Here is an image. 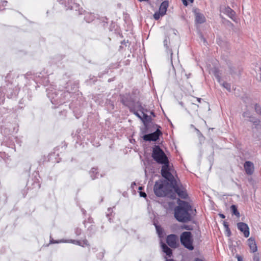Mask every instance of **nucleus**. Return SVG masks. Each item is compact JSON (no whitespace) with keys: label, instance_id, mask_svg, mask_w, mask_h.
<instances>
[{"label":"nucleus","instance_id":"nucleus-1","mask_svg":"<svg viewBox=\"0 0 261 261\" xmlns=\"http://www.w3.org/2000/svg\"><path fill=\"white\" fill-rule=\"evenodd\" d=\"M151 156L156 163L163 165L161 173L163 177L172 173V168L169 165L168 158L159 145H154L152 147Z\"/></svg>","mask_w":261,"mask_h":261},{"label":"nucleus","instance_id":"nucleus-2","mask_svg":"<svg viewBox=\"0 0 261 261\" xmlns=\"http://www.w3.org/2000/svg\"><path fill=\"white\" fill-rule=\"evenodd\" d=\"M195 213L196 210H193L188 202L180 201L174 210V217L178 221L186 223L192 220V215H195Z\"/></svg>","mask_w":261,"mask_h":261},{"label":"nucleus","instance_id":"nucleus-3","mask_svg":"<svg viewBox=\"0 0 261 261\" xmlns=\"http://www.w3.org/2000/svg\"><path fill=\"white\" fill-rule=\"evenodd\" d=\"M164 178L169 182L170 187L174 189V191L180 198H187L188 194L186 189L181 185H179L177 184L172 173L168 174L165 177H164Z\"/></svg>","mask_w":261,"mask_h":261},{"label":"nucleus","instance_id":"nucleus-4","mask_svg":"<svg viewBox=\"0 0 261 261\" xmlns=\"http://www.w3.org/2000/svg\"><path fill=\"white\" fill-rule=\"evenodd\" d=\"M169 182L165 180H159L156 181L153 187V191L155 195L158 197H163L167 196L171 191Z\"/></svg>","mask_w":261,"mask_h":261},{"label":"nucleus","instance_id":"nucleus-5","mask_svg":"<svg viewBox=\"0 0 261 261\" xmlns=\"http://www.w3.org/2000/svg\"><path fill=\"white\" fill-rule=\"evenodd\" d=\"M66 94H69L68 92H63L62 91L56 92L54 90V92L48 91L47 96L50 99L51 102L55 105H60L65 102L64 97Z\"/></svg>","mask_w":261,"mask_h":261},{"label":"nucleus","instance_id":"nucleus-6","mask_svg":"<svg viewBox=\"0 0 261 261\" xmlns=\"http://www.w3.org/2000/svg\"><path fill=\"white\" fill-rule=\"evenodd\" d=\"M180 241L181 245L185 248L190 251L194 250L193 240L192 233L190 231H184L182 232L180 236Z\"/></svg>","mask_w":261,"mask_h":261},{"label":"nucleus","instance_id":"nucleus-7","mask_svg":"<svg viewBox=\"0 0 261 261\" xmlns=\"http://www.w3.org/2000/svg\"><path fill=\"white\" fill-rule=\"evenodd\" d=\"M157 127L156 130L150 134L144 135L143 136V139L145 141H156L159 139L160 136L162 135V132L160 130V128L161 127L160 126L158 125H155Z\"/></svg>","mask_w":261,"mask_h":261},{"label":"nucleus","instance_id":"nucleus-8","mask_svg":"<svg viewBox=\"0 0 261 261\" xmlns=\"http://www.w3.org/2000/svg\"><path fill=\"white\" fill-rule=\"evenodd\" d=\"M60 4L63 5L66 10H74L79 11L80 10V5L77 3L72 2L71 0H57Z\"/></svg>","mask_w":261,"mask_h":261},{"label":"nucleus","instance_id":"nucleus-9","mask_svg":"<svg viewBox=\"0 0 261 261\" xmlns=\"http://www.w3.org/2000/svg\"><path fill=\"white\" fill-rule=\"evenodd\" d=\"M30 75H32L31 72H28L25 75V77L27 79H28ZM33 77H31V78H32L33 80H34L36 82L40 83V84H43L45 85V82L47 83L48 82V80L45 78L43 80H42V73H36L34 74L33 75Z\"/></svg>","mask_w":261,"mask_h":261},{"label":"nucleus","instance_id":"nucleus-10","mask_svg":"<svg viewBox=\"0 0 261 261\" xmlns=\"http://www.w3.org/2000/svg\"><path fill=\"white\" fill-rule=\"evenodd\" d=\"M121 102L124 105L127 107L129 110H134L133 107H134L135 101L129 95H123L121 98Z\"/></svg>","mask_w":261,"mask_h":261},{"label":"nucleus","instance_id":"nucleus-11","mask_svg":"<svg viewBox=\"0 0 261 261\" xmlns=\"http://www.w3.org/2000/svg\"><path fill=\"white\" fill-rule=\"evenodd\" d=\"M166 242L170 247L176 248L177 247V236L174 234L168 235L167 237Z\"/></svg>","mask_w":261,"mask_h":261},{"label":"nucleus","instance_id":"nucleus-12","mask_svg":"<svg viewBox=\"0 0 261 261\" xmlns=\"http://www.w3.org/2000/svg\"><path fill=\"white\" fill-rule=\"evenodd\" d=\"M238 228L241 232H243L245 238L249 236L250 232L248 226L245 223L239 222L237 224Z\"/></svg>","mask_w":261,"mask_h":261},{"label":"nucleus","instance_id":"nucleus-13","mask_svg":"<svg viewBox=\"0 0 261 261\" xmlns=\"http://www.w3.org/2000/svg\"><path fill=\"white\" fill-rule=\"evenodd\" d=\"M244 168L247 174L252 175L254 172V167L253 164L250 161H246L244 164Z\"/></svg>","mask_w":261,"mask_h":261},{"label":"nucleus","instance_id":"nucleus-14","mask_svg":"<svg viewBox=\"0 0 261 261\" xmlns=\"http://www.w3.org/2000/svg\"><path fill=\"white\" fill-rule=\"evenodd\" d=\"M164 47L166 48V51L167 53L170 55L171 60L172 59V51L171 48L170 47V39L168 36H166L163 41Z\"/></svg>","mask_w":261,"mask_h":261},{"label":"nucleus","instance_id":"nucleus-15","mask_svg":"<svg viewBox=\"0 0 261 261\" xmlns=\"http://www.w3.org/2000/svg\"><path fill=\"white\" fill-rule=\"evenodd\" d=\"M247 243L251 252L254 253L257 251V247L254 238L251 237L248 239L247 240Z\"/></svg>","mask_w":261,"mask_h":261},{"label":"nucleus","instance_id":"nucleus-16","mask_svg":"<svg viewBox=\"0 0 261 261\" xmlns=\"http://www.w3.org/2000/svg\"><path fill=\"white\" fill-rule=\"evenodd\" d=\"M133 109H134V110H129L131 112H132L133 113H134L139 119H140L143 121V122L144 123V124L145 125H146V121H149V120L151 119V118L149 116H148V118H147V119H144V116L143 115L142 116L138 113V112L137 111V109L136 108V107L135 106L133 107Z\"/></svg>","mask_w":261,"mask_h":261},{"label":"nucleus","instance_id":"nucleus-17","mask_svg":"<svg viewBox=\"0 0 261 261\" xmlns=\"http://www.w3.org/2000/svg\"><path fill=\"white\" fill-rule=\"evenodd\" d=\"M169 6L168 1H165L162 3L159 8V11L161 13L162 15H164L167 11V9Z\"/></svg>","mask_w":261,"mask_h":261},{"label":"nucleus","instance_id":"nucleus-18","mask_svg":"<svg viewBox=\"0 0 261 261\" xmlns=\"http://www.w3.org/2000/svg\"><path fill=\"white\" fill-rule=\"evenodd\" d=\"M134 106L137 109V111H139L141 112V114L144 116V119H147V118H148V116L147 114H145V113L144 112V109L142 106V105L140 102H135Z\"/></svg>","mask_w":261,"mask_h":261},{"label":"nucleus","instance_id":"nucleus-19","mask_svg":"<svg viewBox=\"0 0 261 261\" xmlns=\"http://www.w3.org/2000/svg\"><path fill=\"white\" fill-rule=\"evenodd\" d=\"M205 21L204 15L199 12H195V21L198 23H202Z\"/></svg>","mask_w":261,"mask_h":261},{"label":"nucleus","instance_id":"nucleus-20","mask_svg":"<svg viewBox=\"0 0 261 261\" xmlns=\"http://www.w3.org/2000/svg\"><path fill=\"white\" fill-rule=\"evenodd\" d=\"M162 248L163 251L166 253V255L168 257H171L172 255V250L166 244L164 243L162 244Z\"/></svg>","mask_w":261,"mask_h":261},{"label":"nucleus","instance_id":"nucleus-21","mask_svg":"<svg viewBox=\"0 0 261 261\" xmlns=\"http://www.w3.org/2000/svg\"><path fill=\"white\" fill-rule=\"evenodd\" d=\"M78 240H64L62 239L58 241L50 240L51 243H70L76 245Z\"/></svg>","mask_w":261,"mask_h":261},{"label":"nucleus","instance_id":"nucleus-22","mask_svg":"<svg viewBox=\"0 0 261 261\" xmlns=\"http://www.w3.org/2000/svg\"><path fill=\"white\" fill-rule=\"evenodd\" d=\"M224 13L232 19H233V17L235 16V12L228 7L225 8Z\"/></svg>","mask_w":261,"mask_h":261},{"label":"nucleus","instance_id":"nucleus-23","mask_svg":"<svg viewBox=\"0 0 261 261\" xmlns=\"http://www.w3.org/2000/svg\"><path fill=\"white\" fill-rule=\"evenodd\" d=\"M89 174L93 180L98 178L99 176V173L97 171V169L96 168H92L90 170Z\"/></svg>","mask_w":261,"mask_h":261},{"label":"nucleus","instance_id":"nucleus-24","mask_svg":"<svg viewBox=\"0 0 261 261\" xmlns=\"http://www.w3.org/2000/svg\"><path fill=\"white\" fill-rule=\"evenodd\" d=\"M249 121L252 123L255 126H259L260 123V120L251 116L249 119Z\"/></svg>","mask_w":261,"mask_h":261},{"label":"nucleus","instance_id":"nucleus-25","mask_svg":"<svg viewBox=\"0 0 261 261\" xmlns=\"http://www.w3.org/2000/svg\"><path fill=\"white\" fill-rule=\"evenodd\" d=\"M95 15L93 14L87 13L85 14L84 19L87 22H91L95 19Z\"/></svg>","mask_w":261,"mask_h":261},{"label":"nucleus","instance_id":"nucleus-26","mask_svg":"<svg viewBox=\"0 0 261 261\" xmlns=\"http://www.w3.org/2000/svg\"><path fill=\"white\" fill-rule=\"evenodd\" d=\"M230 209L232 211V213L233 215L236 216L238 217H239L240 216V213L238 212L237 207L235 205H232L230 206Z\"/></svg>","mask_w":261,"mask_h":261},{"label":"nucleus","instance_id":"nucleus-27","mask_svg":"<svg viewBox=\"0 0 261 261\" xmlns=\"http://www.w3.org/2000/svg\"><path fill=\"white\" fill-rule=\"evenodd\" d=\"M5 100V93L3 89L0 88V105L4 104Z\"/></svg>","mask_w":261,"mask_h":261},{"label":"nucleus","instance_id":"nucleus-28","mask_svg":"<svg viewBox=\"0 0 261 261\" xmlns=\"http://www.w3.org/2000/svg\"><path fill=\"white\" fill-rule=\"evenodd\" d=\"M254 110L256 112V113L257 115L261 116V107L258 105L257 103H256L254 106ZM261 119V118H260Z\"/></svg>","mask_w":261,"mask_h":261},{"label":"nucleus","instance_id":"nucleus-29","mask_svg":"<svg viewBox=\"0 0 261 261\" xmlns=\"http://www.w3.org/2000/svg\"><path fill=\"white\" fill-rule=\"evenodd\" d=\"M221 85L227 89L228 91H231V85L229 83L227 82H223V83H221Z\"/></svg>","mask_w":261,"mask_h":261},{"label":"nucleus","instance_id":"nucleus-30","mask_svg":"<svg viewBox=\"0 0 261 261\" xmlns=\"http://www.w3.org/2000/svg\"><path fill=\"white\" fill-rule=\"evenodd\" d=\"M223 225H224V227L225 228L227 232V236H229L231 234V231H230V229L229 228V225H228L227 222L224 221L223 222Z\"/></svg>","mask_w":261,"mask_h":261},{"label":"nucleus","instance_id":"nucleus-31","mask_svg":"<svg viewBox=\"0 0 261 261\" xmlns=\"http://www.w3.org/2000/svg\"><path fill=\"white\" fill-rule=\"evenodd\" d=\"M81 247H85L86 246H89V244L87 239H84L81 241Z\"/></svg>","mask_w":261,"mask_h":261},{"label":"nucleus","instance_id":"nucleus-32","mask_svg":"<svg viewBox=\"0 0 261 261\" xmlns=\"http://www.w3.org/2000/svg\"><path fill=\"white\" fill-rule=\"evenodd\" d=\"M251 116L252 115L251 114L250 112L248 110L244 112L243 114V116L244 118H247L248 119H249Z\"/></svg>","mask_w":261,"mask_h":261},{"label":"nucleus","instance_id":"nucleus-33","mask_svg":"<svg viewBox=\"0 0 261 261\" xmlns=\"http://www.w3.org/2000/svg\"><path fill=\"white\" fill-rule=\"evenodd\" d=\"M161 13L159 11V12H155L153 15V17L155 20H158L160 16H163Z\"/></svg>","mask_w":261,"mask_h":261},{"label":"nucleus","instance_id":"nucleus-34","mask_svg":"<svg viewBox=\"0 0 261 261\" xmlns=\"http://www.w3.org/2000/svg\"><path fill=\"white\" fill-rule=\"evenodd\" d=\"M82 232V230L81 228L77 227L74 229V233L76 236H79L81 235Z\"/></svg>","mask_w":261,"mask_h":261},{"label":"nucleus","instance_id":"nucleus-35","mask_svg":"<svg viewBox=\"0 0 261 261\" xmlns=\"http://www.w3.org/2000/svg\"><path fill=\"white\" fill-rule=\"evenodd\" d=\"M155 228H156V231L158 233V234H161L162 233V228L157 225H155Z\"/></svg>","mask_w":261,"mask_h":261},{"label":"nucleus","instance_id":"nucleus-36","mask_svg":"<svg viewBox=\"0 0 261 261\" xmlns=\"http://www.w3.org/2000/svg\"><path fill=\"white\" fill-rule=\"evenodd\" d=\"M191 3H193L194 0H189ZM183 4L185 6H187L188 5V0H182Z\"/></svg>","mask_w":261,"mask_h":261},{"label":"nucleus","instance_id":"nucleus-37","mask_svg":"<svg viewBox=\"0 0 261 261\" xmlns=\"http://www.w3.org/2000/svg\"><path fill=\"white\" fill-rule=\"evenodd\" d=\"M253 261H260L259 257L257 255L255 254L253 257Z\"/></svg>","mask_w":261,"mask_h":261},{"label":"nucleus","instance_id":"nucleus-38","mask_svg":"<svg viewBox=\"0 0 261 261\" xmlns=\"http://www.w3.org/2000/svg\"><path fill=\"white\" fill-rule=\"evenodd\" d=\"M195 129L196 131L197 135L199 137H203L202 134L201 133V132L199 131V129H198L196 128H195Z\"/></svg>","mask_w":261,"mask_h":261},{"label":"nucleus","instance_id":"nucleus-39","mask_svg":"<svg viewBox=\"0 0 261 261\" xmlns=\"http://www.w3.org/2000/svg\"><path fill=\"white\" fill-rule=\"evenodd\" d=\"M215 76H216L217 81H218V82L221 83V77H220V76L218 74L216 73L215 74Z\"/></svg>","mask_w":261,"mask_h":261},{"label":"nucleus","instance_id":"nucleus-40","mask_svg":"<svg viewBox=\"0 0 261 261\" xmlns=\"http://www.w3.org/2000/svg\"><path fill=\"white\" fill-rule=\"evenodd\" d=\"M140 196L142 197L145 198L146 197V194L145 192H140Z\"/></svg>","mask_w":261,"mask_h":261},{"label":"nucleus","instance_id":"nucleus-41","mask_svg":"<svg viewBox=\"0 0 261 261\" xmlns=\"http://www.w3.org/2000/svg\"><path fill=\"white\" fill-rule=\"evenodd\" d=\"M7 97H8L9 98H13V94H12V92H11V94H8V95H7Z\"/></svg>","mask_w":261,"mask_h":261},{"label":"nucleus","instance_id":"nucleus-42","mask_svg":"<svg viewBox=\"0 0 261 261\" xmlns=\"http://www.w3.org/2000/svg\"><path fill=\"white\" fill-rule=\"evenodd\" d=\"M138 1L141 2H143V1H144V2H147L148 4H150V2L149 0H138Z\"/></svg>","mask_w":261,"mask_h":261},{"label":"nucleus","instance_id":"nucleus-43","mask_svg":"<svg viewBox=\"0 0 261 261\" xmlns=\"http://www.w3.org/2000/svg\"><path fill=\"white\" fill-rule=\"evenodd\" d=\"M76 245L81 246V241L78 240Z\"/></svg>","mask_w":261,"mask_h":261},{"label":"nucleus","instance_id":"nucleus-44","mask_svg":"<svg viewBox=\"0 0 261 261\" xmlns=\"http://www.w3.org/2000/svg\"><path fill=\"white\" fill-rule=\"evenodd\" d=\"M238 261H243L242 257L240 256L237 257Z\"/></svg>","mask_w":261,"mask_h":261},{"label":"nucleus","instance_id":"nucleus-45","mask_svg":"<svg viewBox=\"0 0 261 261\" xmlns=\"http://www.w3.org/2000/svg\"><path fill=\"white\" fill-rule=\"evenodd\" d=\"M94 228H95V226H93V225H91L90 227H89L88 230H89L90 229H91L92 230V229H93Z\"/></svg>","mask_w":261,"mask_h":261},{"label":"nucleus","instance_id":"nucleus-46","mask_svg":"<svg viewBox=\"0 0 261 261\" xmlns=\"http://www.w3.org/2000/svg\"><path fill=\"white\" fill-rule=\"evenodd\" d=\"M219 216L221 218H225V216L224 215V214H219Z\"/></svg>","mask_w":261,"mask_h":261},{"label":"nucleus","instance_id":"nucleus-47","mask_svg":"<svg viewBox=\"0 0 261 261\" xmlns=\"http://www.w3.org/2000/svg\"><path fill=\"white\" fill-rule=\"evenodd\" d=\"M195 261H203V260H202L201 259H200V258H197L195 259Z\"/></svg>","mask_w":261,"mask_h":261},{"label":"nucleus","instance_id":"nucleus-48","mask_svg":"<svg viewBox=\"0 0 261 261\" xmlns=\"http://www.w3.org/2000/svg\"><path fill=\"white\" fill-rule=\"evenodd\" d=\"M185 75L187 76V78L189 79L190 77V76L191 74L190 73H189L188 74H186Z\"/></svg>","mask_w":261,"mask_h":261},{"label":"nucleus","instance_id":"nucleus-49","mask_svg":"<svg viewBox=\"0 0 261 261\" xmlns=\"http://www.w3.org/2000/svg\"><path fill=\"white\" fill-rule=\"evenodd\" d=\"M197 100L199 102H200L202 99L200 98H197Z\"/></svg>","mask_w":261,"mask_h":261},{"label":"nucleus","instance_id":"nucleus-50","mask_svg":"<svg viewBox=\"0 0 261 261\" xmlns=\"http://www.w3.org/2000/svg\"><path fill=\"white\" fill-rule=\"evenodd\" d=\"M166 261H174L173 259H166Z\"/></svg>","mask_w":261,"mask_h":261},{"label":"nucleus","instance_id":"nucleus-51","mask_svg":"<svg viewBox=\"0 0 261 261\" xmlns=\"http://www.w3.org/2000/svg\"><path fill=\"white\" fill-rule=\"evenodd\" d=\"M2 3H3V4H2L3 5H6V4L7 3V1H4V2H2Z\"/></svg>","mask_w":261,"mask_h":261},{"label":"nucleus","instance_id":"nucleus-52","mask_svg":"<svg viewBox=\"0 0 261 261\" xmlns=\"http://www.w3.org/2000/svg\"><path fill=\"white\" fill-rule=\"evenodd\" d=\"M111 210H112L111 208H110V207L108 208V213H110L111 212Z\"/></svg>","mask_w":261,"mask_h":261},{"label":"nucleus","instance_id":"nucleus-53","mask_svg":"<svg viewBox=\"0 0 261 261\" xmlns=\"http://www.w3.org/2000/svg\"><path fill=\"white\" fill-rule=\"evenodd\" d=\"M151 114L153 115L154 117L155 116L154 113L153 112H151Z\"/></svg>","mask_w":261,"mask_h":261},{"label":"nucleus","instance_id":"nucleus-54","mask_svg":"<svg viewBox=\"0 0 261 261\" xmlns=\"http://www.w3.org/2000/svg\"><path fill=\"white\" fill-rule=\"evenodd\" d=\"M201 38L203 40L204 42L205 41V39L202 36H201Z\"/></svg>","mask_w":261,"mask_h":261},{"label":"nucleus","instance_id":"nucleus-55","mask_svg":"<svg viewBox=\"0 0 261 261\" xmlns=\"http://www.w3.org/2000/svg\"><path fill=\"white\" fill-rule=\"evenodd\" d=\"M142 189V187H140L139 188V190H141Z\"/></svg>","mask_w":261,"mask_h":261},{"label":"nucleus","instance_id":"nucleus-56","mask_svg":"<svg viewBox=\"0 0 261 261\" xmlns=\"http://www.w3.org/2000/svg\"><path fill=\"white\" fill-rule=\"evenodd\" d=\"M82 211L84 214L86 213V211L85 210H82Z\"/></svg>","mask_w":261,"mask_h":261},{"label":"nucleus","instance_id":"nucleus-57","mask_svg":"<svg viewBox=\"0 0 261 261\" xmlns=\"http://www.w3.org/2000/svg\"><path fill=\"white\" fill-rule=\"evenodd\" d=\"M230 73H231V74H233V72H232V71H231V72H230Z\"/></svg>","mask_w":261,"mask_h":261},{"label":"nucleus","instance_id":"nucleus-58","mask_svg":"<svg viewBox=\"0 0 261 261\" xmlns=\"http://www.w3.org/2000/svg\"><path fill=\"white\" fill-rule=\"evenodd\" d=\"M191 126H192V127H193L194 125H191Z\"/></svg>","mask_w":261,"mask_h":261},{"label":"nucleus","instance_id":"nucleus-59","mask_svg":"<svg viewBox=\"0 0 261 261\" xmlns=\"http://www.w3.org/2000/svg\"><path fill=\"white\" fill-rule=\"evenodd\" d=\"M79 13H80V14H82V13L81 12V11H79Z\"/></svg>","mask_w":261,"mask_h":261},{"label":"nucleus","instance_id":"nucleus-60","mask_svg":"<svg viewBox=\"0 0 261 261\" xmlns=\"http://www.w3.org/2000/svg\"><path fill=\"white\" fill-rule=\"evenodd\" d=\"M260 71H261V67L260 68Z\"/></svg>","mask_w":261,"mask_h":261}]
</instances>
